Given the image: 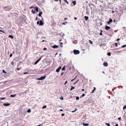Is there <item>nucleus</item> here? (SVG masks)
<instances>
[{
    "instance_id": "obj_60",
    "label": "nucleus",
    "mask_w": 126,
    "mask_h": 126,
    "mask_svg": "<svg viewBox=\"0 0 126 126\" xmlns=\"http://www.w3.org/2000/svg\"><path fill=\"white\" fill-rule=\"evenodd\" d=\"M63 73H62L61 74V75H63Z\"/></svg>"
},
{
    "instance_id": "obj_15",
    "label": "nucleus",
    "mask_w": 126,
    "mask_h": 126,
    "mask_svg": "<svg viewBox=\"0 0 126 126\" xmlns=\"http://www.w3.org/2000/svg\"><path fill=\"white\" fill-rule=\"evenodd\" d=\"M60 35L62 36V37H63L64 35V33H60Z\"/></svg>"
},
{
    "instance_id": "obj_43",
    "label": "nucleus",
    "mask_w": 126,
    "mask_h": 126,
    "mask_svg": "<svg viewBox=\"0 0 126 126\" xmlns=\"http://www.w3.org/2000/svg\"><path fill=\"white\" fill-rule=\"evenodd\" d=\"M65 115V114L64 113H63L61 114V116H64Z\"/></svg>"
},
{
    "instance_id": "obj_12",
    "label": "nucleus",
    "mask_w": 126,
    "mask_h": 126,
    "mask_svg": "<svg viewBox=\"0 0 126 126\" xmlns=\"http://www.w3.org/2000/svg\"><path fill=\"white\" fill-rule=\"evenodd\" d=\"M16 95V94H15L14 95L11 94L10 95V97H14Z\"/></svg>"
},
{
    "instance_id": "obj_26",
    "label": "nucleus",
    "mask_w": 126,
    "mask_h": 126,
    "mask_svg": "<svg viewBox=\"0 0 126 126\" xmlns=\"http://www.w3.org/2000/svg\"><path fill=\"white\" fill-rule=\"evenodd\" d=\"M64 1L65 2H66L67 4H69V3L66 0H64Z\"/></svg>"
},
{
    "instance_id": "obj_62",
    "label": "nucleus",
    "mask_w": 126,
    "mask_h": 126,
    "mask_svg": "<svg viewBox=\"0 0 126 126\" xmlns=\"http://www.w3.org/2000/svg\"><path fill=\"white\" fill-rule=\"evenodd\" d=\"M38 19V17H36V20H37Z\"/></svg>"
},
{
    "instance_id": "obj_17",
    "label": "nucleus",
    "mask_w": 126,
    "mask_h": 126,
    "mask_svg": "<svg viewBox=\"0 0 126 126\" xmlns=\"http://www.w3.org/2000/svg\"><path fill=\"white\" fill-rule=\"evenodd\" d=\"M71 88L70 89V90L71 91L73 89H75V87H74L71 86Z\"/></svg>"
},
{
    "instance_id": "obj_61",
    "label": "nucleus",
    "mask_w": 126,
    "mask_h": 126,
    "mask_svg": "<svg viewBox=\"0 0 126 126\" xmlns=\"http://www.w3.org/2000/svg\"><path fill=\"white\" fill-rule=\"evenodd\" d=\"M115 21H116L115 20H113V22H115Z\"/></svg>"
},
{
    "instance_id": "obj_27",
    "label": "nucleus",
    "mask_w": 126,
    "mask_h": 126,
    "mask_svg": "<svg viewBox=\"0 0 126 126\" xmlns=\"http://www.w3.org/2000/svg\"><path fill=\"white\" fill-rule=\"evenodd\" d=\"M32 12L33 14H34L35 13V11H33V10H32Z\"/></svg>"
},
{
    "instance_id": "obj_45",
    "label": "nucleus",
    "mask_w": 126,
    "mask_h": 126,
    "mask_svg": "<svg viewBox=\"0 0 126 126\" xmlns=\"http://www.w3.org/2000/svg\"><path fill=\"white\" fill-rule=\"evenodd\" d=\"M17 69L18 70H20L21 68H17Z\"/></svg>"
},
{
    "instance_id": "obj_56",
    "label": "nucleus",
    "mask_w": 126,
    "mask_h": 126,
    "mask_svg": "<svg viewBox=\"0 0 126 126\" xmlns=\"http://www.w3.org/2000/svg\"><path fill=\"white\" fill-rule=\"evenodd\" d=\"M76 77H75L74 79L72 80L71 81H73L76 79Z\"/></svg>"
},
{
    "instance_id": "obj_37",
    "label": "nucleus",
    "mask_w": 126,
    "mask_h": 126,
    "mask_svg": "<svg viewBox=\"0 0 126 126\" xmlns=\"http://www.w3.org/2000/svg\"><path fill=\"white\" fill-rule=\"evenodd\" d=\"M39 23H40V22L39 21H38L37 22V25H38L39 24H40Z\"/></svg>"
},
{
    "instance_id": "obj_20",
    "label": "nucleus",
    "mask_w": 126,
    "mask_h": 126,
    "mask_svg": "<svg viewBox=\"0 0 126 126\" xmlns=\"http://www.w3.org/2000/svg\"><path fill=\"white\" fill-rule=\"evenodd\" d=\"M72 3L74 4V5H75L76 4V1H73L72 2Z\"/></svg>"
},
{
    "instance_id": "obj_55",
    "label": "nucleus",
    "mask_w": 126,
    "mask_h": 126,
    "mask_svg": "<svg viewBox=\"0 0 126 126\" xmlns=\"http://www.w3.org/2000/svg\"><path fill=\"white\" fill-rule=\"evenodd\" d=\"M107 23L109 24H110V22H109V21H108L107 22Z\"/></svg>"
},
{
    "instance_id": "obj_39",
    "label": "nucleus",
    "mask_w": 126,
    "mask_h": 126,
    "mask_svg": "<svg viewBox=\"0 0 126 126\" xmlns=\"http://www.w3.org/2000/svg\"><path fill=\"white\" fill-rule=\"evenodd\" d=\"M5 99V97H3V98H1V100H4V99Z\"/></svg>"
},
{
    "instance_id": "obj_36",
    "label": "nucleus",
    "mask_w": 126,
    "mask_h": 126,
    "mask_svg": "<svg viewBox=\"0 0 126 126\" xmlns=\"http://www.w3.org/2000/svg\"><path fill=\"white\" fill-rule=\"evenodd\" d=\"M29 74V73L27 72H24V74Z\"/></svg>"
},
{
    "instance_id": "obj_35",
    "label": "nucleus",
    "mask_w": 126,
    "mask_h": 126,
    "mask_svg": "<svg viewBox=\"0 0 126 126\" xmlns=\"http://www.w3.org/2000/svg\"><path fill=\"white\" fill-rule=\"evenodd\" d=\"M115 45L116 47H117L118 46V44L117 43H115Z\"/></svg>"
},
{
    "instance_id": "obj_34",
    "label": "nucleus",
    "mask_w": 126,
    "mask_h": 126,
    "mask_svg": "<svg viewBox=\"0 0 126 126\" xmlns=\"http://www.w3.org/2000/svg\"><path fill=\"white\" fill-rule=\"evenodd\" d=\"M118 87L119 88L120 87L121 88H123V87L122 86H118Z\"/></svg>"
},
{
    "instance_id": "obj_48",
    "label": "nucleus",
    "mask_w": 126,
    "mask_h": 126,
    "mask_svg": "<svg viewBox=\"0 0 126 126\" xmlns=\"http://www.w3.org/2000/svg\"><path fill=\"white\" fill-rule=\"evenodd\" d=\"M76 110V109L75 110L72 111V112H75Z\"/></svg>"
},
{
    "instance_id": "obj_5",
    "label": "nucleus",
    "mask_w": 126,
    "mask_h": 126,
    "mask_svg": "<svg viewBox=\"0 0 126 126\" xmlns=\"http://www.w3.org/2000/svg\"><path fill=\"white\" fill-rule=\"evenodd\" d=\"M110 27L107 26H106L105 29L106 30H108L110 29Z\"/></svg>"
},
{
    "instance_id": "obj_40",
    "label": "nucleus",
    "mask_w": 126,
    "mask_h": 126,
    "mask_svg": "<svg viewBox=\"0 0 126 126\" xmlns=\"http://www.w3.org/2000/svg\"><path fill=\"white\" fill-rule=\"evenodd\" d=\"M11 64L13 65L14 64V63L13 62H12L11 63Z\"/></svg>"
},
{
    "instance_id": "obj_59",
    "label": "nucleus",
    "mask_w": 126,
    "mask_h": 126,
    "mask_svg": "<svg viewBox=\"0 0 126 126\" xmlns=\"http://www.w3.org/2000/svg\"><path fill=\"white\" fill-rule=\"evenodd\" d=\"M67 18H64V19L65 20H67Z\"/></svg>"
},
{
    "instance_id": "obj_52",
    "label": "nucleus",
    "mask_w": 126,
    "mask_h": 126,
    "mask_svg": "<svg viewBox=\"0 0 126 126\" xmlns=\"http://www.w3.org/2000/svg\"><path fill=\"white\" fill-rule=\"evenodd\" d=\"M0 32H3V33H4V32L3 31H2V30H0Z\"/></svg>"
},
{
    "instance_id": "obj_53",
    "label": "nucleus",
    "mask_w": 126,
    "mask_h": 126,
    "mask_svg": "<svg viewBox=\"0 0 126 126\" xmlns=\"http://www.w3.org/2000/svg\"><path fill=\"white\" fill-rule=\"evenodd\" d=\"M114 126H118V124H116V125Z\"/></svg>"
},
{
    "instance_id": "obj_50",
    "label": "nucleus",
    "mask_w": 126,
    "mask_h": 126,
    "mask_svg": "<svg viewBox=\"0 0 126 126\" xmlns=\"http://www.w3.org/2000/svg\"><path fill=\"white\" fill-rule=\"evenodd\" d=\"M61 98L62 100H63V97H62Z\"/></svg>"
},
{
    "instance_id": "obj_1",
    "label": "nucleus",
    "mask_w": 126,
    "mask_h": 126,
    "mask_svg": "<svg viewBox=\"0 0 126 126\" xmlns=\"http://www.w3.org/2000/svg\"><path fill=\"white\" fill-rule=\"evenodd\" d=\"M4 8L5 11H9L11 9V8L9 6H5Z\"/></svg>"
},
{
    "instance_id": "obj_29",
    "label": "nucleus",
    "mask_w": 126,
    "mask_h": 126,
    "mask_svg": "<svg viewBox=\"0 0 126 126\" xmlns=\"http://www.w3.org/2000/svg\"><path fill=\"white\" fill-rule=\"evenodd\" d=\"M126 47V45H124L123 46H122L121 47V48H123V47Z\"/></svg>"
},
{
    "instance_id": "obj_10",
    "label": "nucleus",
    "mask_w": 126,
    "mask_h": 126,
    "mask_svg": "<svg viewBox=\"0 0 126 126\" xmlns=\"http://www.w3.org/2000/svg\"><path fill=\"white\" fill-rule=\"evenodd\" d=\"M52 47L54 48H58L59 47V46H57V45H55L53 46Z\"/></svg>"
},
{
    "instance_id": "obj_3",
    "label": "nucleus",
    "mask_w": 126,
    "mask_h": 126,
    "mask_svg": "<svg viewBox=\"0 0 126 126\" xmlns=\"http://www.w3.org/2000/svg\"><path fill=\"white\" fill-rule=\"evenodd\" d=\"M46 77V76H44L42 77H41L40 78H38L37 79V80H42L43 79H45Z\"/></svg>"
},
{
    "instance_id": "obj_64",
    "label": "nucleus",
    "mask_w": 126,
    "mask_h": 126,
    "mask_svg": "<svg viewBox=\"0 0 126 126\" xmlns=\"http://www.w3.org/2000/svg\"><path fill=\"white\" fill-rule=\"evenodd\" d=\"M82 90L83 91H84V90L83 89H82Z\"/></svg>"
},
{
    "instance_id": "obj_22",
    "label": "nucleus",
    "mask_w": 126,
    "mask_h": 126,
    "mask_svg": "<svg viewBox=\"0 0 126 126\" xmlns=\"http://www.w3.org/2000/svg\"><path fill=\"white\" fill-rule=\"evenodd\" d=\"M31 109H29L27 111V112L28 113L30 112H31Z\"/></svg>"
},
{
    "instance_id": "obj_6",
    "label": "nucleus",
    "mask_w": 126,
    "mask_h": 126,
    "mask_svg": "<svg viewBox=\"0 0 126 126\" xmlns=\"http://www.w3.org/2000/svg\"><path fill=\"white\" fill-rule=\"evenodd\" d=\"M44 24V23L42 21V20H41L40 21V23L39 24V26H42Z\"/></svg>"
},
{
    "instance_id": "obj_30",
    "label": "nucleus",
    "mask_w": 126,
    "mask_h": 126,
    "mask_svg": "<svg viewBox=\"0 0 126 126\" xmlns=\"http://www.w3.org/2000/svg\"><path fill=\"white\" fill-rule=\"evenodd\" d=\"M47 108V106L46 105H45V106H44L43 107H42V108L44 109V108Z\"/></svg>"
},
{
    "instance_id": "obj_21",
    "label": "nucleus",
    "mask_w": 126,
    "mask_h": 126,
    "mask_svg": "<svg viewBox=\"0 0 126 126\" xmlns=\"http://www.w3.org/2000/svg\"><path fill=\"white\" fill-rule=\"evenodd\" d=\"M110 23H111L112 22V20L111 18H110L109 21Z\"/></svg>"
},
{
    "instance_id": "obj_18",
    "label": "nucleus",
    "mask_w": 126,
    "mask_h": 126,
    "mask_svg": "<svg viewBox=\"0 0 126 126\" xmlns=\"http://www.w3.org/2000/svg\"><path fill=\"white\" fill-rule=\"evenodd\" d=\"M8 37H9L10 38L12 39L14 38V37L13 36L11 35H9Z\"/></svg>"
},
{
    "instance_id": "obj_25",
    "label": "nucleus",
    "mask_w": 126,
    "mask_h": 126,
    "mask_svg": "<svg viewBox=\"0 0 126 126\" xmlns=\"http://www.w3.org/2000/svg\"><path fill=\"white\" fill-rule=\"evenodd\" d=\"M105 124L107 125L108 126H110V125L109 123H105Z\"/></svg>"
},
{
    "instance_id": "obj_24",
    "label": "nucleus",
    "mask_w": 126,
    "mask_h": 126,
    "mask_svg": "<svg viewBox=\"0 0 126 126\" xmlns=\"http://www.w3.org/2000/svg\"><path fill=\"white\" fill-rule=\"evenodd\" d=\"M38 7H37L36 8V9H35V10H36V11L37 12H38Z\"/></svg>"
},
{
    "instance_id": "obj_16",
    "label": "nucleus",
    "mask_w": 126,
    "mask_h": 126,
    "mask_svg": "<svg viewBox=\"0 0 126 126\" xmlns=\"http://www.w3.org/2000/svg\"><path fill=\"white\" fill-rule=\"evenodd\" d=\"M94 89L91 92V93H93L96 90V88L95 87L94 88Z\"/></svg>"
},
{
    "instance_id": "obj_4",
    "label": "nucleus",
    "mask_w": 126,
    "mask_h": 126,
    "mask_svg": "<svg viewBox=\"0 0 126 126\" xmlns=\"http://www.w3.org/2000/svg\"><path fill=\"white\" fill-rule=\"evenodd\" d=\"M62 68V67L61 66H60L59 68L57 69L56 71L57 72H58L60 71V70Z\"/></svg>"
},
{
    "instance_id": "obj_2",
    "label": "nucleus",
    "mask_w": 126,
    "mask_h": 126,
    "mask_svg": "<svg viewBox=\"0 0 126 126\" xmlns=\"http://www.w3.org/2000/svg\"><path fill=\"white\" fill-rule=\"evenodd\" d=\"M73 52H74V54H78L80 53V52H79V50H74L73 51Z\"/></svg>"
},
{
    "instance_id": "obj_58",
    "label": "nucleus",
    "mask_w": 126,
    "mask_h": 126,
    "mask_svg": "<svg viewBox=\"0 0 126 126\" xmlns=\"http://www.w3.org/2000/svg\"><path fill=\"white\" fill-rule=\"evenodd\" d=\"M60 111H63V110L62 109H60Z\"/></svg>"
},
{
    "instance_id": "obj_49",
    "label": "nucleus",
    "mask_w": 126,
    "mask_h": 126,
    "mask_svg": "<svg viewBox=\"0 0 126 126\" xmlns=\"http://www.w3.org/2000/svg\"><path fill=\"white\" fill-rule=\"evenodd\" d=\"M100 35H102V32H101L100 33Z\"/></svg>"
},
{
    "instance_id": "obj_41",
    "label": "nucleus",
    "mask_w": 126,
    "mask_h": 126,
    "mask_svg": "<svg viewBox=\"0 0 126 126\" xmlns=\"http://www.w3.org/2000/svg\"><path fill=\"white\" fill-rule=\"evenodd\" d=\"M85 95V94H83L82 95V97H83V96H84Z\"/></svg>"
},
{
    "instance_id": "obj_28",
    "label": "nucleus",
    "mask_w": 126,
    "mask_h": 126,
    "mask_svg": "<svg viewBox=\"0 0 126 126\" xmlns=\"http://www.w3.org/2000/svg\"><path fill=\"white\" fill-rule=\"evenodd\" d=\"M89 41L90 42L91 44H93V43L92 42L91 40H89Z\"/></svg>"
},
{
    "instance_id": "obj_23",
    "label": "nucleus",
    "mask_w": 126,
    "mask_h": 126,
    "mask_svg": "<svg viewBox=\"0 0 126 126\" xmlns=\"http://www.w3.org/2000/svg\"><path fill=\"white\" fill-rule=\"evenodd\" d=\"M107 55L109 56H110L111 55V54L110 52H108L107 54Z\"/></svg>"
},
{
    "instance_id": "obj_31",
    "label": "nucleus",
    "mask_w": 126,
    "mask_h": 126,
    "mask_svg": "<svg viewBox=\"0 0 126 126\" xmlns=\"http://www.w3.org/2000/svg\"><path fill=\"white\" fill-rule=\"evenodd\" d=\"M76 99L77 100H79V97L78 96H77L76 97Z\"/></svg>"
},
{
    "instance_id": "obj_14",
    "label": "nucleus",
    "mask_w": 126,
    "mask_h": 126,
    "mask_svg": "<svg viewBox=\"0 0 126 126\" xmlns=\"http://www.w3.org/2000/svg\"><path fill=\"white\" fill-rule=\"evenodd\" d=\"M83 125L84 126H87L89 125V124L87 123L85 124L83 123Z\"/></svg>"
},
{
    "instance_id": "obj_54",
    "label": "nucleus",
    "mask_w": 126,
    "mask_h": 126,
    "mask_svg": "<svg viewBox=\"0 0 126 126\" xmlns=\"http://www.w3.org/2000/svg\"><path fill=\"white\" fill-rule=\"evenodd\" d=\"M62 24H63V25H65V24H66L65 23H64H64H63Z\"/></svg>"
},
{
    "instance_id": "obj_9",
    "label": "nucleus",
    "mask_w": 126,
    "mask_h": 126,
    "mask_svg": "<svg viewBox=\"0 0 126 126\" xmlns=\"http://www.w3.org/2000/svg\"><path fill=\"white\" fill-rule=\"evenodd\" d=\"M41 58H40L38 60L36 61L34 63V64H37V63L41 60Z\"/></svg>"
},
{
    "instance_id": "obj_13",
    "label": "nucleus",
    "mask_w": 126,
    "mask_h": 126,
    "mask_svg": "<svg viewBox=\"0 0 126 126\" xmlns=\"http://www.w3.org/2000/svg\"><path fill=\"white\" fill-rule=\"evenodd\" d=\"M42 12H40V13H39L38 14V16L40 17H41L42 16H41V15L42 14Z\"/></svg>"
},
{
    "instance_id": "obj_63",
    "label": "nucleus",
    "mask_w": 126,
    "mask_h": 126,
    "mask_svg": "<svg viewBox=\"0 0 126 126\" xmlns=\"http://www.w3.org/2000/svg\"><path fill=\"white\" fill-rule=\"evenodd\" d=\"M78 80H78V81H77L76 82H75V83H74V84H75L77 82H78Z\"/></svg>"
},
{
    "instance_id": "obj_47",
    "label": "nucleus",
    "mask_w": 126,
    "mask_h": 126,
    "mask_svg": "<svg viewBox=\"0 0 126 126\" xmlns=\"http://www.w3.org/2000/svg\"><path fill=\"white\" fill-rule=\"evenodd\" d=\"M120 38H118L117 39L116 41H119L120 40Z\"/></svg>"
},
{
    "instance_id": "obj_33",
    "label": "nucleus",
    "mask_w": 126,
    "mask_h": 126,
    "mask_svg": "<svg viewBox=\"0 0 126 126\" xmlns=\"http://www.w3.org/2000/svg\"><path fill=\"white\" fill-rule=\"evenodd\" d=\"M35 8L33 6H31L30 7V9H32V8Z\"/></svg>"
},
{
    "instance_id": "obj_46",
    "label": "nucleus",
    "mask_w": 126,
    "mask_h": 126,
    "mask_svg": "<svg viewBox=\"0 0 126 126\" xmlns=\"http://www.w3.org/2000/svg\"><path fill=\"white\" fill-rule=\"evenodd\" d=\"M12 55H13L12 54V53H11V54H10V57H12Z\"/></svg>"
},
{
    "instance_id": "obj_19",
    "label": "nucleus",
    "mask_w": 126,
    "mask_h": 126,
    "mask_svg": "<svg viewBox=\"0 0 126 126\" xmlns=\"http://www.w3.org/2000/svg\"><path fill=\"white\" fill-rule=\"evenodd\" d=\"M65 66H63V68H62V70H65Z\"/></svg>"
},
{
    "instance_id": "obj_57",
    "label": "nucleus",
    "mask_w": 126,
    "mask_h": 126,
    "mask_svg": "<svg viewBox=\"0 0 126 126\" xmlns=\"http://www.w3.org/2000/svg\"><path fill=\"white\" fill-rule=\"evenodd\" d=\"M74 19L75 20H76L77 19V18H76V17H74Z\"/></svg>"
},
{
    "instance_id": "obj_51",
    "label": "nucleus",
    "mask_w": 126,
    "mask_h": 126,
    "mask_svg": "<svg viewBox=\"0 0 126 126\" xmlns=\"http://www.w3.org/2000/svg\"><path fill=\"white\" fill-rule=\"evenodd\" d=\"M47 49V48H44L43 49L44 50H46Z\"/></svg>"
},
{
    "instance_id": "obj_38",
    "label": "nucleus",
    "mask_w": 126,
    "mask_h": 126,
    "mask_svg": "<svg viewBox=\"0 0 126 126\" xmlns=\"http://www.w3.org/2000/svg\"><path fill=\"white\" fill-rule=\"evenodd\" d=\"M3 73H6V72L4 70H3Z\"/></svg>"
},
{
    "instance_id": "obj_32",
    "label": "nucleus",
    "mask_w": 126,
    "mask_h": 126,
    "mask_svg": "<svg viewBox=\"0 0 126 126\" xmlns=\"http://www.w3.org/2000/svg\"><path fill=\"white\" fill-rule=\"evenodd\" d=\"M126 109V105L123 108V109Z\"/></svg>"
},
{
    "instance_id": "obj_8",
    "label": "nucleus",
    "mask_w": 126,
    "mask_h": 126,
    "mask_svg": "<svg viewBox=\"0 0 126 126\" xmlns=\"http://www.w3.org/2000/svg\"><path fill=\"white\" fill-rule=\"evenodd\" d=\"M106 67L108 65V64L107 62H105L103 63V64Z\"/></svg>"
},
{
    "instance_id": "obj_44",
    "label": "nucleus",
    "mask_w": 126,
    "mask_h": 126,
    "mask_svg": "<svg viewBox=\"0 0 126 126\" xmlns=\"http://www.w3.org/2000/svg\"><path fill=\"white\" fill-rule=\"evenodd\" d=\"M68 82V81H66L65 82V83L64 84V85H65Z\"/></svg>"
},
{
    "instance_id": "obj_7",
    "label": "nucleus",
    "mask_w": 126,
    "mask_h": 126,
    "mask_svg": "<svg viewBox=\"0 0 126 126\" xmlns=\"http://www.w3.org/2000/svg\"><path fill=\"white\" fill-rule=\"evenodd\" d=\"M10 105V104L7 103V104L4 103H3V105L5 106H9Z\"/></svg>"
},
{
    "instance_id": "obj_11",
    "label": "nucleus",
    "mask_w": 126,
    "mask_h": 126,
    "mask_svg": "<svg viewBox=\"0 0 126 126\" xmlns=\"http://www.w3.org/2000/svg\"><path fill=\"white\" fill-rule=\"evenodd\" d=\"M84 18L85 19V20L86 21H87L89 17L88 16H84Z\"/></svg>"
},
{
    "instance_id": "obj_42",
    "label": "nucleus",
    "mask_w": 126,
    "mask_h": 126,
    "mask_svg": "<svg viewBox=\"0 0 126 126\" xmlns=\"http://www.w3.org/2000/svg\"><path fill=\"white\" fill-rule=\"evenodd\" d=\"M121 117H119L118 118V119L119 120H121Z\"/></svg>"
}]
</instances>
